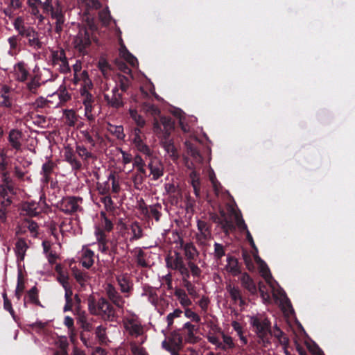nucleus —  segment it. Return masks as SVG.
Returning <instances> with one entry per match:
<instances>
[{
    "label": "nucleus",
    "mask_w": 355,
    "mask_h": 355,
    "mask_svg": "<svg viewBox=\"0 0 355 355\" xmlns=\"http://www.w3.org/2000/svg\"><path fill=\"white\" fill-rule=\"evenodd\" d=\"M64 159L71 165L72 169L78 171L82 168L81 162L77 159L72 149H67L64 152Z\"/></svg>",
    "instance_id": "obj_22"
},
{
    "label": "nucleus",
    "mask_w": 355,
    "mask_h": 355,
    "mask_svg": "<svg viewBox=\"0 0 355 355\" xmlns=\"http://www.w3.org/2000/svg\"><path fill=\"white\" fill-rule=\"evenodd\" d=\"M55 270L58 272V281L61 284L63 288H71L69 284V276L67 272L64 271L60 266H57Z\"/></svg>",
    "instance_id": "obj_34"
},
{
    "label": "nucleus",
    "mask_w": 355,
    "mask_h": 355,
    "mask_svg": "<svg viewBox=\"0 0 355 355\" xmlns=\"http://www.w3.org/2000/svg\"><path fill=\"white\" fill-rule=\"evenodd\" d=\"M226 267L227 270L232 273H236L239 271L238 261L232 256H227Z\"/></svg>",
    "instance_id": "obj_44"
},
{
    "label": "nucleus",
    "mask_w": 355,
    "mask_h": 355,
    "mask_svg": "<svg viewBox=\"0 0 355 355\" xmlns=\"http://www.w3.org/2000/svg\"><path fill=\"white\" fill-rule=\"evenodd\" d=\"M130 230L132 233V236L130 241L138 240L143 236V230L138 222H134L130 225Z\"/></svg>",
    "instance_id": "obj_39"
},
{
    "label": "nucleus",
    "mask_w": 355,
    "mask_h": 355,
    "mask_svg": "<svg viewBox=\"0 0 355 355\" xmlns=\"http://www.w3.org/2000/svg\"><path fill=\"white\" fill-rule=\"evenodd\" d=\"M130 114L131 118L134 120L137 126H139V128L144 127L146 124V121L142 116L137 113L136 110H130Z\"/></svg>",
    "instance_id": "obj_49"
},
{
    "label": "nucleus",
    "mask_w": 355,
    "mask_h": 355,
    "mask_svg": "<svg viewBox=\"0 0 355 355\" xmlns=\"http://www.w3.org/2000/svg\"><path fill=\"white\" fill-rule=\"evenodd\" d=\"M190 178H191V183L193 188L200 187V181L199 174L196 171H193L190 173Z\"/></svg>",
    "instance_id": "obj_61"
},
{
    "label": "nucleus",
    "mask_w": 355,
    "mask_h": 355,
    "mask_svg": "<svg viewBox=\"0 0 355 355\" xmlns=\"http://www.w3.org/2000/svg\"><path fill=\"white\" fill-rule=\"evenodd\" d=\"M104 98L107 104L114 107L119 108L123 106V102L122 100V94L119 92L118 87H115L112 89V96L110 98L109 95L105 94Z\"/></svg>",
    "instance_id": "obj_15"
},
{
    "label": "nucleus",
    "mask_w": 355,
    "mask_h": 355,
    "mask_svg": "<svg viewBox=\"0 0 355 355\" xmlns=\"http://www.w3.org/2000/svg\"><path fill=\"white\" fill-rule=\"evenodd\" d=\"M137 264L142 268H147L149 266L148 263L146 260V253L141 248H138L135 254Z\"/></svg>",
    "instance_id": "obj_41"
},
{
    "label": "nucleus",
    "mask_w": 355,
    "mask_h": 355,
    "mask_svg": "<svg viewBox=\"0 0 355 355\" xmlns=\"http://www.w3.org/2000/svg\"><path fill=\"white\" fill-rule=\"evenodd\" d=\"M72 275L74 277L76 282L81 286H85L88 280V276L85 272H83L78 269H72Z\"/></svg>",
    "instance_id": "obj_37"
},
{
    "label": "nucleus",
    "mask_w": 355,
    "mask_h": 355,
    "mask_svg": "<svg viewBox=\"0 0 355 355\" xmlns=\"http://www.w3.org/2000/svg\"><path fill=\"white\" fill-rule=\"evenodd\" d=\"M165 261L168 268L177 270L180 273L187 288H189V287H191L190 288H193L191 282L189 280L191 275L189 269L193 277V282H198L201 275V270L198 266L193 261H189L187 267L184 262L183 258L178 252H175L174 255H168Z\"/></svg>",
    "instance_id": "obj_1"
},
{
    "label": "nucleus",
    "mask_w": 355,
    "mask_h": 355,
    "mask_svg": "<svg viewBox=\"0 0 355 355\" xmlns=\"http://www.w3.org/2000/svg\"><path fill=\"white\" fill-rule=\"evenodd\" d=\"M22 132L17 129H12L8 133V140L12 148L17 151L21 150Z\"/></svg>",
    "instance_id": "obj_17"
},
{
    "label": "nucleus",
    "mask_w": 355,
    "mask_h": 355,
    "mask_svg": "<svg viewBox=\"0 0 355 355\" xmlns=\"http://www.w3.org/2000/svg\"><path fill=\"white\" fill-rule=\"evenodd\" d=\"M95 236L98 242L100 251L103 253H107L109 250V239H107V236H103L101 231H98Z\"/></svg>",
    "instance_id": "obj_31"
},
{
    "label": "nucleus",
    "mask_w": 355,
    "mask_h": 355,
    "mask_svg": "<svg viewBox=\"0 0 355 355\" xmlns=\"http://www.w3.org/2000/svg\"><path fill=\"white\" fill-rule=\"evenodd\" d=\"M120 54L121 57L132 67H136L138 64V60L136 57H135L127 49L125 46H121V50L120 51Z\"/></svg>",
    "instance_id": "obj_32"
},
{
    "label": "nucleus",
    "mask_w": 355,
    "mask_h": 355,
    "mask_svg": "<svg viewBox=\"0 0 355 355\" xmlns=\"http://www.w3.org/2000/svg\"><path fill=\"white\" fill-rule=\"evenodd\" d=\"M54 3L53 0H27L29 12L40 21L44 19V15H49Z\"/></svg>",
    "instance_id": "obj_3"
},
{
    "label": "nucleus",
    "mask_w": 355,
    "mask_h": 355,
    "mask_svg": "<svg viewBox=\"0 0 355 355\" xmlns=\"http://www.w3.org/2000/svg\"><path fill=\"white\" fill-rule=\"evenodd\" d=\"M80 94L83 97V103L85 106V110L87 113L92 112L93 108V103L94 101L93 95L89 92L86 90H83Z\"/></svg>",
    "instance_id": "obj_27"
},
{
    "label": "nucleus",
    "mask_w": 355,
    "mask_h": 355,
    "mask_svg": "<svg viewBox=\"0 0 355 355\" xmlns=\"http://www.w3.org/2000/svg\"><path fill=\"white\" fill-rule=\"evenodd\" d=\"M98 310L94 311L95 314H101L103 317H107L108 319H111L113 316V311L110 304L104 299H101L98 302Z\"/></svg>",
    "instance_id": "obj_21"
},
{
    "label": "nucleus",
    "mask_w": 355,
    "mask_h": 355,
    "mask_svg": "<svg viewBox=\"0 0 355 355\" xmlns=\"http://www.w3.org/2000/svg\"><path fill=\"white\" fill-rule=\"evenodd\" d=\"M107 130L111 135L116 137L118 139H124L125 134L123 132V127L122 125H115L108 123Z\"/></svg>",
    "instance_id": "obj_33"
},
{
    "label": "nucleus",
    "mask_w": 355,
    "mask_h": 355,
    "mask_svg": "<svg viewBox=\"0 0 355 355\" xmlns=\"http://www.w3.org/2000/svg\"><path fill=\"white\" fill-rule=\"evenodd\" d=\"M109 298L118 306H122L124 304L123 298L120 296L118 290H107Z\"/></svg>",
    "instance_id": "obj_40"
},
{
    "label": "nucleus",
    "mask_w": 355,
    "mask_h": 355,
    "mask_svg": "<svg viewBox=\"0 0 355 355\" xmlns=\"http://www.w3.org/2000/svg\"><path fill=\"white\" fill-rule=\"evenodd\" d=\"M184 315L189 319H191V321L195 322H200L201 319L200 317L194 311H193L191 309L187 308L184 310Z\"/></svg>",
    "instance_id": "obj_58"
},
{
    "label": "nucleus",
    "mask_w": 355,
    "mask_h": 355,
    "mask_svg": "<svg viewBox=\"0 0 355 355\" xmlns=\"http://www.w3.org/2000/svg\"><path fill=\"white\" fill-rule=\"evenodd\" d=\"M91 45V40L87 31H85L83 35H80L76 40V48L80 52L84 53L85 49Z\"/></svg>",
    "instance_id": "obj_20"
},
{
    "label": "nucleus",
    "mask_w": 355,
    "mask_h": 355,
    "mask_svg": "<svg viewBox=\"0 0 355 355\" xmlns=\"http://www.w3.org/2000/svg\"><path fill=\"white\" fill-rule=\"evenodd\" d=\"M124 326L129 334L133 336H139L143 334V327L135 316L127 318L124 321Z\"/></svg>",
    "instance_id": "obj_11"
},
{
    "label": "nucleus",
    "mask_w": 355,
    "mask_h": 355,
    "mask_svg": "<svg viewBox=\"0 0 355 355\" xmlns=\"http://www.w3.org/2000/svg\"><path fill=\"white\" fill-rule=\"evenodd\" d=\"M132 140L134 147L137 151L144 155L146 159L154 155L153 150L145 141L146 137L143 138L137 136L136 138H132Z\"/></svg>",
    "instance_id": "obj_12"
},
{
    "label": "nucleus",
    "mask_w": 355,
    "mask_h": 355,
    "mask_svg": "<svg viewBox=\"0 0 355 355\" xmlns=\"http://www.w3.org/2000/svg\"><path fill=\"white\" fill-rule=\"evenodd\" d=\"M254 259L258 266L260 275L266 281V263L257 254H254Z\"/></svg>",
    "instance_id": "obj_43"
},
{
    "label": "nucleus",
    "mask_w": 355,
    "mask_h": 355,
    "mask_svg": "<svg viewBox=\"0 0 355 355\" xmlns=\"http://www.w3.org/2000/svg\"><path fill=\"white\" fill-rule=\"evenodd\" d=\"M101 202L103 203L107 211H112L114 209V202L110 195L103 196L101 198Z\"/></svg>",
    "instance_id": "obj_56"
},
{
    "label": "nucleus",
    "mask_w": 355,
    "mask_h": 355,
    "mask_svg": "<svg viewBox=\"0 0 355 355\" xmlns=\"http://www.w3.org/2000/svg\"><path fill=\"white\" fill-rule=\"evenodd\" d=\"M96 334L101 343H106L107 338L105 334V329L103 326H98L96 330Z\"/></svg>",
    "instance_id": "obj_62"
},
{
    "label": "nucleus",
    "mask_w": 355,
    "mask_h": 355,
    "mask_svg": "<svg viewBox=\"0 0 355 355\" xmlns=\"http://www.w3.org/2000/svg\"><path fill=\"white\" fill-rule=\"evenodd\" d=\"M78 322L80 324L81 327L87 331L92 330V324L87 320V318L84 315H80L78 317Z\"/></svg>",
    "instance_id": "obj_59"
},
{
    "label": "nucleus",
    "mask_w": 355,
    "mask_h": 355,
    "mask_svg": "<svg viewBox=\"0 0 355 355\" xmlns=\"http://www.w3.org/2000/svg\"><path fill=\"white\" fill-rule=\"evenodd\" d=\"M13 26L18 33L15 36H18V38L21 40L23 37L26 38L33 28L32 26H26L24 24V19L21 17H18L15 19Z\"/></svg>",
    "instance_id": "obj_13"
},
{
    "label": "nucleus",
    "mask_w": 355,
    "mask_h": 355,
    "mask_svg": "<svg viewBox=\"0 0 355 355\" xmlns=\"http://www.w3.org/2000/svg\"><path fill=\"white\" fill-rule=\"evenodd\" d=\"M211 220L219 226L225 234L235 231L236 227L245 229L246 224L240 210L230 208L228 213L220 209L219 214H213Z\"/></svg>",
    "instance_id": "obj_2"
},
{
    "label": "nucleus",
    "mask_w": 355,
    "mask_h": 355,
    "mask_svg": "<svg viewBox=\"0 0 355 355\" xmlns=\"http://www.w3.org/2000/svg\"><path fill=\"white\" fill-rule=\"evenodd\" d=\"M28 248V245L24 239L21 238L17 240L15 250L18 260H24Z\"/></svg>",
    "instance_id": "obj_26"
},
{
    "label": "nucleus",
    "mask_w": 355,
    "mask_h": 355,
    "mask_svg": "<svg viewBox=\"0 0 355 355\" xmlns=\"http://www.w3.org/2000/svg\"><path fill=\"white\" fill-rule=\"evenodd\" d=\"M184 254L189 261L195 260L198 255V252L193 243H189L184 245Z\"/></svg>",
    "instance_id": "obj_35"
},
{
    "label": "nucleus",
    "mask_w": 355,
    "mask_h": 355,
    "mask_svg": "<svg viewBox=\"0 0 355 355\" xmlns=\"http://www.w3.org/2000/svg\"><path fill=\"white\" fill-rule=\"evenodd\" d=\"M55 166L56 164L51 159L42 164L40 174L42 175V181L44 184H47L51 181V175L53 173Z\"/></svg>",
    "instance_id": "obj_18"
},
{
    "label": "nucleus",
    "mask_w": 355,
    "mask_h": 355,
    "mask_svg": "<svg viewBox=\"0 0 355 355\" xmlns=\"http://www.w3.org/2000/svg\"><path fill=\"white\" fill-rule=\"evenodd\" d=\"M80 78L83 80L80 92L82 93L83 90L89 92L93 88L92 80L89 78L88 73L86 71H83L80 74Z\"/></svg>",
    "instance_id": "obj_38"
},
{
    "label": "nucleus",
    "mask_w": 355,
    "mask_h": 355,
    "mask_svg": "<svg viewBox=\"0 0 355 355\" xmlns=\"http://www.w3.org/2000/svg\"><path fill=\"white\" fill-rule=\"evenodd\" d=\"M185 145L187 152L196 162H201L202 160V155L196 144L186 141Z\"/></svg>",
    "instance_id": "obj_29"
},
{
    "label": "nucleus",
    "mask_w": 355,
    "mask_h": 355,
    "mask_svg": "<svg viewBox=\"0 0 355 355\" xmlns=\"http://www.w3.org/2000/svg\"><path fill=\"white\" fill-rule=\"evenodd\" d=\"M28 45L35 51L43 48V42L40 41V33L33 28L26 37Z\"/></svg>",
    "instance_id": "obj_19"
},
{
    "label": "nucleus",
    "mask_w": 355,
    "mask_h": 355,
    "mask_svg": "<svg viewBox=\"0 0 355 355\" xmlns=\"http://www.w3.org/2000/svg\"><path fill=\"white\" fill-rule=\"evenodd\" d=\"M51 61L54 67H58V70L60 73H67L71 71L64 49L53 51L51 52Z\"/></svg>",
    "instance_id": "obj_5"
},
{
    "label": "nucleus",
    "mask_w": 355,
    "mask_h": 355,
    "mask_svg": "<svg viewBox=\"0 0 355 355\" xmlns=\"http://www.w3.org/2000/svg\"><path fill=\"white\" fill-rule=\"evenodd\" d=\"M76 150L78 155L85 159H89L93 157L92 154L83 146H77Z\"/></svg>",
    "instance_id": "obj_54"
},
{
    "label": "nucleus",
    "mask_w": 355,
    "mask_h": 355,
    "mask_svg": "<svg viewBox=\"0 0 355 355\" xmlns=\"http://www.w3.org/2000/svg\"><path fill=\"white\" fill-rule=\"evenodd\" d=\"M82 198L76 196H69L64 198L59 204V209L67 214H71L77 211L79 208L78 202H81Z\"/></svg>",
    "instance_id": "obj_7"
},
{
    "label": "nucleus",
    "mask_w": 355,
    "mask_h": 355,
    "mask_svg": "<svg viewBox=\"0 0 355 355\" xmlns=\"http://www.w3.org/2000/svg\"><path fill=\"white\" fill-rule=\"evenodd\" d=\"M183 330L185 331L184 339L189 343H196L198 341L199 338L196 336L198 328L192 324L190 322L184 324Z\"/></svg>",
    "instance_id": "obj_14"
},
{
    "label": "nucleus",
    "mask_w": 355,
    "mask_h": 355,
    "mask_svg": "<svg viewBox=\"0 0 355 355\" xmlns=\"http://www.w3.org/2000/svg\"><path fill=\"white\" fill-rule=\"evenodd\" d=\"M130 80L129 78L123 75H119L117 79V85L122 92H126L129 87Z\"/></svg>",
    "instance_id": "obj_46"
},
{
    "label": "nucleus",
    "mask_w": 355,
    "mask_h": 355,
    "mask_svg": "<svg viewBox=\"0 0 355 355\" xmlns=\"http://www.w3.org/2000/svg\"><path fill=\"white\" fill-rule=\"evenodd\" d=\"M49 103L50 101L42 96H40L35 101V102L31 104V107L37 112H42V109L45 108L46 107H49Z\"/></svg>",
    "instance_id": "obj_36"
},
{
    "label": "nucleus",
    "mask_w": 355,
    "mask_h": 355,
    "mask_svg": "<svg viewBox=\"0 0 355 355\" xmlns=\"http://www.w3.org/2000/svg\"><path fill=\"white\" fill-rule=\"evenodd\" d=\"M130 346L131 351L134 355H148L147 352L143 347L137 346L135 343H132Z\"/></svg>",
    "instance_id": "obj_64"
},
{
    "label": "nucleus",
    "mask_w": 355,
    "mask_h": 355,
    "mask_svg": "<svg viewBox=\"0 0 355 355\" xmlns=\"http://www.w3.org/2000/svg\"><path fill=\"white\" fill-rule=\"evenodd\" d=\"M198 228L202 234H203L205 238L210 234L209 227L205 221L198 220Z\"/></svg>",
    "instance_id": "obj_60"
},
{
    "label": "nucleus",
    "mask_w": 355,
    "mask_h": 355,
    "mask_svg": "<svg viewBox=\"0 0 355 355\" xmlns=\"http://www.w3.org/2000/svg\"><path fill=\"white\" fill-rule=\"evenodd\" d=\"M175 294L182 306L187 307L191 304V301L188 297L184 290H175Z\"/></svg>",
    "instance_id": "obj_42"
},
{
    "label": "nucleus",
    "mask_w": 355,
    "mask_h": 355,
    "mask_svg": "<svg viewBox=\"0 0 355 355\" xmlns=\"http://www.w3.org/2000/svg\"><path fill=\"white\" fill-rule=\"evenodd\" d=\"M182 313V311L179 309H175L172 313H168L166 318L167 327H171L173 324L174 319L180 318Z\"/></svg>",
    "instance_id": "obj_52"
},
{
    "label": "nucleus",
    "mask_w": 355,
    "mask_h": 355,
    "mask_svg": "<svg viewBox=\"0 0 355 355\" xmlns=\"http://www.w3.org/2000/svg\"><path fill=\"white\" fill-rule=\"evenodd\" d=\"M182 341L180 335L177 332H173L168 340L166 339L162 342V345L172 355H176L175 350L180 347Z\"/></svg>",
    "instance_id": "obj_8"
},
{
    "label": "nucleus",
    "mask_w": 355,
    "mask_h": 355,
    "mask_svg": "<svg viewBox=\"0 0 355 355\" xmlns=\"http://www.w3.org/2000/svg\"><path fill=\"white\" fill-rule=\"evenodd\" d=\"M66 123L71 127L75 126L78 120V116L73 110H68L64 112Z\"/></svg>",
    "instance_id": "obj_45"
},
{
    "label": "nucleus",
    "mask_w": 355,
    "mask_h": 355,
    "mask_svg": "<svg viewBox=\"0 0 355 355\" xmlns=\"http://www.w3.org/2000/svg\"><path fill=\"white\" fill-rule=\"evenodd\" d=\"M40 86V78L34 76L30 82L27 83V88L31 93H35Z\"/></svg>",
    "instance_id": "obj_53"
},
{
    "label": "nucleus",
    "mask_w": 355,
    "mask_h": 355,
    "mask_svg": "<svg viewBox=\"0 0 355 355\" xmlns=\"http://www.w3.org/2000/svg\"><path fill=\"white\" fill-rule=\"evenodd\" d=\"M168 132L164 133V138L161 141L162 146L168 153H171L172 155H174L176 153V148L173 140L168 138Z\"/></svg>",
    "instance_id": "obj_30"
},
{
    "label": "nucleus",
    "mask_w": 355,
    "mask_h": 355,
    "mask_svg": "<svg viewBox=\"0 0 355 355\" xmlns=\"http://www.w3.org/2000/svg\"><path fill=\"white\" fill-rule=\"evenodd\" d=\"M23 210L31 217L37 216L38 215L37 207L35 203L28 202L25 204L23 207Z\"/></svg>",
    "instance_id": "obj_50"
},
{
    "label": "nucleus",
    "mask_w": 355,
    "mask_h": 355,
    "mask_svg": "<svg viewBox=\"0 0 355 355\" xmlns=\"http://www.w3.org/2000/svg\"><path fill=\"white\" fill-rule=\"evenodd\" d=\"M250 324L254 328L256 334L261 338L263 343H265L266 337V323L265 321H260L257 317L253 316L250 318Z\"/></svg>",
    "instance_id": "obj_16"
},
{
    "label": "nucleus",
    "mask_w": 355,
    "mask_h": 355,
    "mask_svg": "<svg viewBox=\"0 0 355 355\" xmlns=\"http://www.w3.org/2000/svg\"><path fill=\"white\" fill-rule=\"evenodd\" d=\"M142 109L145 112L150 113L151 115L154 116H156L160 114L159 108L152 103H144L142 105Z\"/></svg>",
    "instance_id": "obj_47"
},
{
    "label": "nucleus",
    "mask_w": 355,
    "mask_h": 355,
    "mask_svg": "<svg viewBox=\"0 0 355 355\" xmlns=\"http://www.w3.org/2000/svg\"><path fill=\"white\" fill-rule=\"evenodd\" d=\"M214 258L216 261L220 260L225 256V247L218 243H215L214 245Z\"/></svg>",
    "instance_id": "obj_51"
},
{
    "label": "nucleus",
    "mask_w": 355,
    "mask_h": 355,
    "mask_svg": "<svg viewBox=\"0 0 355 355\" xmlns=\"http://www.w3.org/2000/svg\"><path fill=\"white\" fill-rule=\"evenodd\" d=\"M17 112V106L10 97V88L3 85L0 89V116L3 114H12Z\"/></svg>",
    "instance_id": "obj_4"
},
{
    "label": "nucleus",
    "mask_w": 355,
    "mask_h": 355,
    "mask_svg": "<svg viewBox=\"0 0 355 355\" xmlns=\"http://www.w3.org/2000/svg\"><path fill=\"white\" fill-rule=\"evenodd\" d=\"M114 228L112 221L107 218L105 212H101L100 223L94 227V235H96L98 231H101L103 236H107L106 233H110Z\"/></svg>",
    "instance_id": "obj_10"
},
{
    "label": "nucleus",
    "mask_w": 355,
    "mask_h": 355,
    "mask_svg": "<svg viewBox=\"0 0 355 355\" xmlns=\"http://www.w3.org/2000/svg\"><path fill=\"white\" fill-rule=\"evenodd\" d=\"M222 337L223 340V343H222V347L220 348L222 349H226L227 348H233L234 347V344L233 340L231 336L225 335V334H222Z\"/></svg>",
    "instance_id": "obj_55"
},
{
    "label": "nucleus",
    "mask_w": 355,
    "mask_h": 355,
    "mask_svg": "<svg viewBox=\"0 0 355 355\" xmlns=\"http://www.w3.org/2000/svg\"><path fill=\"white\" fill-rule=\"evenodd\" d=\"M14 69L18 81L24 82L27 80L29 72L26 69V64L24 62L17 63L14 67Z\"/></svg>",
    "instance_id": "obj_24"
},
{
    "label": "nucleus",
    "mask_w": 355,
    "mask_h": 355,
    "mask_svg": "<svg viewBox=\"0 0 355 355\" xmlns=\"http://www.w3.org/2000/svg\"><path fill=\"white\" fill-rule=\"evenodd\" d=\"M49 15L53 19L55 20V31L56 33L60 34L63 29V25L65 21L64 14L62 11L61 3L58 0L55 1V3L52 6Z\"/></svg>",
    "instance_id": "obj_6"
},
{
    "label": "nucleus",
    "mask_w": 355,
    "mask_h": 355,
    "mask_svg": "<svg viewBox=\"0 0 355 355\" xmlns=\"http://www.w3.org/2000/svg\"><path fill=\"white\" fill-rule=\"evenodd\" d=\"M277 341L282 345V348L286 355H290L287 349V345L288 344V339L284 335L282 331L277 327H275L271 333Z\"/></svg>",
    "instance_id": "obj_25"
},
{
    "label": "nucleus",
    "mask_w": 355,
    "mask_h": 355,
    "mask_svg": "<svg viewBox=\"0 0 355 355\" xmlns=\"http://www.w3.org/2000/svg\"><path fill=\"white\" fill-rule=\"evenodd\" d=\"M94 253L90 249H86L81 258V263L83 267L89 269L94 264Z\"/></svg>",
    "instance_id": "obj_28"
},
{
    "label": "nucleus",
    "mask_w": 355,
    "mask_h": 355,
    "mask_svg": "<svg viewBox=\"0 0 355 355\" xmlns=\"http://www.w3.org/2000/svg\"><path fill=\"white\" fill-rule=\"evenodd\" d=\"M161 209L162 206L159 204H156L149 207H145L142 209V212L148 218L153 217L156 221H159L162 216Z\"/></svg>",
    "instance_id": "obj_23"
},
{
    "label": "nucleus",
    "mask_w": 355,
    "mask_h": 355,
    "mask_svg": "<svg viewBox=\"0 0 355 355\" xmlns=\"http://www.w3.org/2000/svg\"><path fill=\"white\" fill-rule=\"evenodd\" d=\"M98 67L104 76L109 75L112 69L111 65L105 59H100L98 63Z\"/></svg>",
    "instance_id": "obj_48"
},
{
    "label": "nucleus",
    "mask_w": 355,
    "mask_h": 355,
    "mask_svg": "<svg viewBox=\"0 0 355 355\" xmlns=\"http://www.w3.org/2000/svg\"><path fill=\"white\" fill-rule=\"evenodd\" d=\"M108 181L112 182V190L114 193H117L120 190V186L119 182L114 174H110L108 177Z\"/></svg>",
    "instance_id": "obj_63"
},
{
    "label": "nucleus",
    "mask_w": 355,
    "mask_h": 355,
    "mask_svg": "<svg viewBox=\"0 0 355 355\" xmlns=\"http://www.w3.org/2000/svg\"><path fill=\"white\" fill-rule=\"evenodd\" d=\"M148 159H150L148 167L150 169V175H153L152 179L157 180L164 175V165L154 155Z\"/></svg>",
    "instance_id": "obj_9"
},
{
    "label": "nucleus",
    "mask_w": 355,
    "mask_h": 355,
    "mask_svg": "<svg viewBox=\"0 0 355 355\" xmlns=\"http://www.w3.org/2000/svg\"><path fill=\"white\" fill-rule=\"evenodd\" d=\"M110 184L108 180L103 184H98L97 185V190L99 194L102 196L110 195Z\"/></svg>",
    "instance_id": "obj_57"
}]
</instances>
